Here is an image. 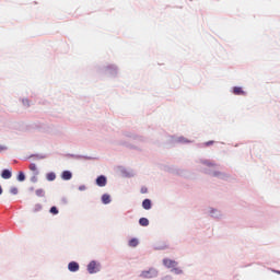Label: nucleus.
I'll list each match as a JSON object with an SVG mask.
<instances>
[{"mask_svg":"<svg viewBox=\"0 0 280 280\" xmlns=\"http://www.w3.org/2000/svg\"><path fill=\"white\" fill-rule=\"evenodd\" d=\"M214 144H215L214 140H208L206 142L198 143L197 147L198 148H210V145H214Z\"/></svg>","mask_w":280,"mask_h":280,"instance_id":"nucleus-25","label":"nucleus"},{"mask_svg":"<svg viewBox=\"0 0 280 280\" xmlns=\"http://www.w3.org/2000/svg\"><path fill=\"white\" fill-rule=\"evenodd\" d=\"M162 280H172V276L166 275V276L162 277Z\"/></svg>","mask_w":280,"mask_h":280,"instance_id":"nucleus-44","label":"nucleus"},{"mask_svg":"<svg viewBox=\"0 0 280 280\" xmlns=\"http://www.w3.org/2000/svg\"><path fill=\"white\" fill-rule=\"evenodd\" d=\"M94 185H96V187H106L108 185V177L104 174L96 176Z\"/></svg>","mask_w":280,"mask_h":280,"instance_id":"nucleus-6","label":"nucleus"},{"mask_svg":"<svg viewBox=\"0 0 280 280\" xmlns=\"http://www.w3.org/2000/svg\"><path fill=\"white\" fill-rule=\"evenodd\" d=\"M164 170L168 173V174H174V176H176L178 174V167L174 166V165H165Z\"/></svg>","mask_w":280,"mask_h":280,"instance_id":"nucleus-21","label":"nucleus"},{"mask_svg":"<svg viewBox=\"0 0 280 280\" xmlns=\"http://www.w3.org/2000/svg\"><path fill=\"white\" fill-rule=\"evenodd\" d=\"M48 213H50V215H58V213H60V209L57 206H51Z\"/></svg>","mask_w":280,"mask_h":280,"instance_id":"nucleus-27","label":"nucleus"},{"mask_svg":"<svg viewBox=\"0 0 280 280\" xmlns=\"http://www.w3.org/2000/svg\"><path fill=\"white\" fill-rule=\"evenodd\" d=\"M67 269L69 272H80V262L78 260H71L68 262Z\"/></svg>","mask_w":280,"mask_h":280,"instance_id":"nucleus-8","label":"nucleus"},{"mask_svg":"<svg viewBox=\"0 0 280 280\" xmlns=\"http://www.w3.org/2000/svg\"><path fill=\"white\" fill-rule=\"evenodd\" d=\"M138 224H139V226L148 228V226H150V219H148L145 217H141L138 220Z\"/></svg>","mask_w":280,"mask_h":280,"instance_id":"nucleus-23","label":"nucleus"},{"mask_svg":"<svg viewBox=\"0 0 280 280\" xmlns=\"http://www.w3.org/2000/svg\"><path fill=\"white\" fill-rule=\"evenodd\" d=\"M213 178H219V180H228L229 178H231V174L222 171H214Z\"/></svg>","mask_w":280,"mask_h":280,"instance_id":"nucleus-12","label":"nucleus"},{"mask_svg":"<svg viewBox=\"0 0 280 280\" xmlns=\"http://www.w3.org/2000/svg\"><path fill=\"white\" fill-rule=\"evenodd\" d=\"M35 196H37V198H45V189H43V188L36 189Z\"/></svg>","mask_w":280,"mask_h":280,"instance_id":"nucleus-30","label":"nucleus"},{"mask_svg":"<svg viewBox=\"0 0 280 280\" xmlns=\"http://www.w3.org/2000/svg\"><path fill=\"white\" fill-rule=\"evenodd\" d=\"M16 180H18V183H25V180H27V175L24 173V171L18 172Z\"/></svg>","mask_w":280,"mask_h":280,"instance_id":"nucleus-22","label":"nucleus"},{"mask_svg":"<svg viewBox=\"0 0 280 280\" xmlns=\"http://www.w3.org/2000/svg\"><path fill=\"white\" fill-rule=\"evenodd\" d=\"M8 150V145L5 144H0V153L5 152Z\"/></svg>","mask_w":280,"mask_h":280,"instance_id":"nucleus-41","label":"nucleus"},{"mask_svg":"<svg viewBox=\"0 0 280 280\" xmlns=\"http://www.w3.org/2000/svg\"><path fill=\"white\" fill-rule=\"evenodd\" d=\"M209 215H210V218H213V220H221L222 219V211L211 207L209 209Z\"/></svg>","mask_w":280,"mask_h":280,"instance_id":"nucleus-13","label":"nucleus"},{"mask_svg":"<svg viewBox=\"0 0 280 280\" xmlns=\"http://www.w3.org/2000/svg\"><path fill=\"white\" fill-rule=\"evenodd\" d=\"M43 211V205L42 203H36L33 208V213H38Z\"/></svg>","mask_w":280,"mask_h":280,"instance_id":"nucleus-32","label":"nucleus"},{"mask_svg":"<svg viewBox=\"0 0 280 280\" xmlns=\"http://www.w3.org/2000/svg\"><path fill=\"white\" fill-rule=\"evenodd\" d=\"M0 196H3V186L0 185Z\"/></svg>","mask_w":280,"mask_h":280,"instance_id":"nucleus-45","label":"nucleus"},{"mask_svg":"<svg viewBox=\"0 0 280 280\" xmlns=\"http://www.w3.org/2000/svg\"><path fill=\"white\" fill-rule=\"evenodd\" d=\"M140 194H148V187L142 186V187L140 188Z\"/></svg>","mask_w":280,"mask_h":280,"instance_id":"nucleus-42","label":"nucleus"},{"mask_svg":"<svg viewBox=\"0 0 280 280\" xmlns=\"http://www.w3.org/2000/svg\"><path fill=\"white\" fill-rule=\"evenodd\" d=\"M47 154L43 153H32L31 155H27L22 159V161H30V159H34V161H42L43 159H47Z\"/></svg>","mask_w":280,"mask_h":280,"instance_id":"nucleus-9","label":"nucleus"},{"mask_svg":"<svg viewBox=\"0 0 280 280\" xmlns=\"http://www.w3.org/2000/svg\"><path fill=\"white\" fill-rule=\"evenodd\" d=\"M100 73L107 75L108 78H117L119 73V68L117 65L108 63L107 66H102L98 68Z\"/></svg>","mask_w":280,"mask_h":280,"instance_id":"nucleus-1","label":"nucleus"},{"mask_svg":"<svg viewBox=\"0 0 280 280\" xmlns=\"http://www.w3.org/2000/svg\"><path fill=\"white\" fill-rule=\"evenodd\" d=\"M101 202L105 206L110 205V202H113V196H110L108 192H104L101 196Z\"/></svg>","mask_w":280,"mask_h":280,"instance_id":"nucleus-15","label":"nucleus"},{"mask_svg":"<svg viewBox=\"0 0 280 280\" xmlns=\"http://www.w3.org/2000/svg\"><path fill=\"white\" fill-rule=\"evenodd\" d=\"M28 191H34V186H31V187L28 188Z\"/></svg>","mask_w":280,"mask_h":280,"instance_id":"nucleus-46","label":"nucleus"},{"mask_svg":"<svg viewBox=\"0 0 280 280\" xmlns=\"http://www.w3.org/2000/svg\"><path fill=\"white\" fill-rule=\"evenodd\" d=\"M9 194H11V196H19V187L16 186L10 187Z\"/></svg>","mask_w":280,"mask_h":280,"instance_id":"nucleus-31","label":"nucleus"},{"mask_svg":"<svg viewBox=\"0 0 280 280\" xmlns=\"http://www.w3.org/2000/svg\"><path fill=\"white\" fill-rule=\"evenodd\" d=\"M214 173H215V171H213L211 168H203V174H207V176H212V178H213Z\"/></svg>","mask_w":280,"mask_h":280,"instance_id":"nucleus-34","label":"nucleus"},{"mask_svg":"<svg viewBox=\"0 0 280 280\" xmlns=\"http://www.w3.org/2000/svg\"><path fill=\"white\" fill-rule=\"evenodd\" d=\"M118 145H122V148H127L128 150H137L138 152H141V149L126 140L118 141Z\"/></svg>","mask_w":280,"mask_h":280,"instance_id":"nucleus-10","label":"nucleus"},{"mask_svg":"<svg viewBox=\"0 0 280 280\" xmlns=\"http://www.w3.org/2000/svg\"><path fill=\"white\" fill-rule=\"evenodd\" d=\"M176 176H180L182 178H187L189 176V171L183 170V168H177Z\"/></svg>","mask_w":280,"mask_h":280,"instance_id":"nucleus-26","label":"nucleus"},{"mask_svg":"<svg viewBox=\"0 0 280 280\" xmlns=\"http://www.w3.org/2000/svg\"><path fill=\"white\" fill-rule=\"evenodd\" d=\"M234 148H240V143H235V144H234Z\"/></svg>","mask_w":280,"mask_h":280,"instance_id":"nucleus-48","label":"nucleus"},{"mask_svg":"<svg viewBox=\"0 0 280 280\" xmlns=\"http://www.w3.org/2000/svg\"><path fill=\"white\" fill-rule=\"evenodd\" d=\"M56 178H57L56 172L50 171V172L46 173V180L48 183H54V180H56Z\"/></svg>","mask_w":280,"mask_h":280,"instance_id":"nucleus-24","label":"nucleus"},{"mask_svg":"<svg viewBox=\"0 0 280 280\" xmlns=\"http://www.w3.org/2000/svg\"><path fill=\"white\" fill-rule=\"evenodd\" d=\"M22 104H23V106H27L30 108V101H28V98H23L22 100Z\"/></svg>","mask_w":280,"mask_h":280,"instance_id":"nucleus-38","label":"nucleus"},{"mask_svg":"<svg viewBox=\"0 0 280 280\" xmlns=\"http://www.w3.org/2000/svg\"><path fill=\"white\" fill-rule=\"evenodd\" d=\"M139 244H141V242L139 241V237H137V236L130 237L127 243L129 248H137V246H139Z\"/></svg>","mask_w":280,"mask_h":280,"instance_id":"nucleus-16","label":"nucleus"},{"mask_svg":"<svg viewBox=\"0 0 280 280\" xmlns=\"http://www.w3.org/2000/svg\"><path fill=\"white\" fill-rule=\"evenodd\" d=\"M35 128H37V129L40 128V125H35Z\"/></svg>","mask_w":280,"mask_h":280,"instance_id":"nucleus-49","label":"nucleus"},{"mask_svg":"<svg viewBox=\"0 0 280 280\" xmlns=\"http://www.w3.org/2000/svg\"><path fill=\"white\" fill-rule=\"evenodd\" d=\"M31 183H38V176L36 174H34L32 177H31Z\"/></svg>","mask_w":280,"mask_h":280,"instance_id":"nucleus-39","label":"nucleus"},{"mask_svg":"<svg viewBox=\"0 0 280 280\" xmlns=\"http://www.w3.org/2000/svg\"><path fill=\"white\" fill-rule=\"evenodd\" d=\"M199 163H201V165H206V167H218V164L215 162L207 159H200Z\"/></svg>","mask_w":280,"mask_h":280,"instance_id":"nucleus-19","label":"nucleus"},{"mask_svg":"<svg viewBox=\"0 0 280 280\" xmlns=\"http://www.w3.org/2000/svg\"><path fill=\"white\" fill-rule=\"evenodd\" d=\"M30 170L31 172H33V174H35V176H38V174H40V171H38V166L34 162L31 163Z\"/></svg>","mask_w":280,"mask_h":280,"instance_id":"nucleus-28","label":"nucleus"},{"mask_svg":"<svg viewBox=\"0 0 280 280\" xmlns=\"http://www.w3.org/2000/svg\"><path fill=\"white\" fill-rule=\"evenodd\" d=\"M88 275H97V272H102V262L96 259H92L86 265Z\"/></svg>","mask_w":280,"mask_h":280,"instance_id":"nucleus-2","label":"nucleus"},{"mask_svg":"<svg viewBox=\"0 0 280 280\" xmlns=\"http://www.w3.org/2000/svg\"><path fill=\"white\" fill-rule=\"evenodd\" d=\"M175 143H182L183 145H187L189 143H194L190 139L185 136H171L170 140L166 142L167 145H175Z\"/></svg>","mask_w":280,"mask_h":280,"instance_id":"nucleus-3","label":"nucleus"},{"mask_svg":"<svg viewBox=\"0 0 280 280\" xmlns=\"http://www.w3.org/2000/svg\"><path fill=\"white\" fill-rule=\"evenodd\" d=\"M163 267L173 270L176 266H178V261L172 258H163L162 260Z\"/></svg>","mask_w":280,"mask_h":280,"instance_id":"nucleus-7","label":"nucleus"},{"mask_svg":"<svg viewBox=\"0 0 280 280\" xmlns=\"http://www.w3.org/2000/svg\"><path fill=\"white\" fill-rule=\"evenodd\" d=\"M39 104H44L45 105V104H47V101L39 102Z\"/></svg>","mask_w":280,"mask_h":280,"instance_id":"nucleus-47","label":"nucleus"},{"mask_svg":"<svg viewBox=\"0 0 280 280\" xmlns=\"http://www.w3.org/2000/svg\"><path fill=\"white\" fill-rule=\"evenodd\" d=\"M0 178H2L3 180H10V178H12V167L2 168L0 171Z\"/></svg>","mask_w":280,"mask_h":280,"instance_id":"nucleus-11","label":"nucleus"},{"mask_svg":"<svg viewBox=\"0 0 280 280\" xmlns=\"http://www.w3.org/2000/svg\"><path fill=\"white\" fill-rule=\"evenodd\" d=\"M60 178L61 180H71V178H73V172L69 171V170H65L61 172L60 174Z\"/></svg>","mask_w":280,"mask_h":280,"instance_id":"nucleus-17","label":"nucleus"},{"mask_svg":"<svg viewBox=\"0 0 280 280\" xmlns=\"http://www.w3.org/2000/svg\"><path fill=\"white\" fill-rule=\"evenodd\" d=\"M133 141H139L140 143H145V141H148V138L136 133Z\"/></svg>","mask_w":280,"mask_h":280,"instance_id":"nucleus-29","label":"nucleus"},{"mask_svg":"<svg viewBox=\"0 0 280 280\" xmlns=\"http://www.w3.org/2000/svg\"><path fill=\"white\" fill-rule=\"evenodd\" d=\"M171 272H174V275H183V270L180 269V267H177V266L171 269Z\"/></svg>","mask_w":280,"mask_h":280,"instance_id":"nucleus-35","label":"nucleus"},{"mask_svg":"<svg viewBox=\"0 0 280 280\" xmlns=\"http://www.w3.org/2000/svg\"><path fill=\"white\" fill-rule=\"evenodd\" d=\"M79 191H86V185L82 184L78 187Z\"/></svg>","mask_w":280,"mask_h":280,"instance_id":"nucleus-40","label":"nucleus"},{"mask_svg":"<svg viewBox=\"0 0 280 280\" xmlns=\"http://www.w3.org/2000/svg\"><path fill=\"white\" fill-rule=\"evenodd\" d=\"M159 277V269L154 267H150L149 269H144L140 272V279H156Z\"/></svg>","mask_w":280,"mask_h":280,"instance_id":"nucleus-4","label":"nucleus"},{"mask_svg":"<svg viewBox=\"0 0 280 280\" xmlns=\"http://www.w3.org/2000/svg\"><path fill=\"white\" fill-rule=\"evenodd\" d=\"M67 156H69L70 159H82V154L68 153Z\"/></svg>","mask_w":280,"mask_h":280,"instance_id":"nucleus-37","label":"nucleus"},{"mask_svg":"<svg viewBox=\"0 0 280 280\" xmlns=\"http://www.w3.org/2000/svg\"><path fill=\"white\" fill-rule=\"evenodd\" d=\"M141 207H142V209H144V211H150V209H152V207H154V202H152V199H150V198H144L142 200Z\"/></svg>","mask_w":280,"mask_h":280,"instance_id":"nucleus-14","label":"nucleus"},{"mask_svg":"<svg viewBox=\"0 0 280 280\" xmlns=\"http://www.w3.org/2000/svg\"><path fill=\"white\" fill-rule=\"evenodd\" d=\"M230 93H232V95H237L242 97H246V95H248V92L244 91V88L242 85L232 86Z\"/></svg>","mask_w":280,"mask_h":280,"instance_id":"nucleus-5","label":"nucleus"},{"mask_svg":"<svg viewBox=\"0 0 280 280\" xmlns=\"http://www.w3.org/2000/svg\"><path fill=\"white\" fill-rule=\"evenodd\" d=\"M81 159H84L85 161H97L100 158L91 156V155H82Z\"/></svg>","mask_w":280,"mask_h":280,"instance_id":"nucleus-36","label":"nucleus"},{"mask_svg":"<svg viewBox=\"0 0 280 280\" xmlns=\"http://www.w3.org/2000/svg\"><path fill=\"white\" fill-rule=\"evenodd\" d=\"M170 245L165 244V242L155 243L153 245V250H167Z\"/></svg>","mask_w":280,"mask_h":280,"instance_id":"nucleus-18","label":"nucleus"},{"mask_svg":"<svg viewBox=\"0 0 280 280\" xmlns=\"http://www.w3.org/2000/svg\"><path fill=\"white\" fill-rule=\"evenodd\" d=\"M137 133H132L130 131H122V136L127 137L128 139H135Z\"/></svg>","mask_w":280,"mask_h":280,"instance_id":"nucleus-33","label":"nucleus"},{"mask_svg":"<svg viewBox=\"0 0 280 280\" xmlns=\"http://www.w3.org/2000/svg\"><path fill=\"white\" fill-rule=\"evenodd\" d=\"M61 205H69V200H67V197L61 198Z\"/></svg>","mask_w":280,"mask_h":280,"instance_id":"nucleus-43","label":"nucleus"},{"mask_svg":"<svg viewBox=\"0 0 280 280\" xmlns=\"http://www.w3.org/2000/svg\"><path fill=\"white\" fill-rule=\"evenodd\" d=\"M120 174L125 177V178H133L135 177V173L128 171V168L121 166L120 168Z\"/></svg>","mask_w":280,"mask_h":280,"instance_id":"nucleus-20","label":"nucleus"}]
</instances>
